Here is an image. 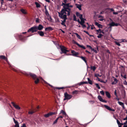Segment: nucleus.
<instances>
[{
	"label": "nucleus",
	"mask_w": 127,
	"mask_h": 127,
	"mask_svg": "<svg viewBox=\"0 0 127 127\" xmlns=\"http://www.w3.org/2000/svg\"><path fill=\"white\" fill-rule=\"evenodd\" d=\"M11 104H12L13 106L16 109H20V107L18 105L16 104L15 103L13 102H12Z\"/></svg>",
	"instance_id": "1a4fd4ad"
},
{
	"label": "nucleus",
	"mask_w": 127,
	"mask_h": 127,
	"mask_svg": "<svg viewBox=\"0 0 127 127\" xmlns=\"http://www.w3.org/2000/svg\"><path fill=\"white\" fill-rule=\"evenodd\" d=\"M37 33L39 34V35L41 36H43L44 35V33L43 32L41 31H38L37 32Z\"/></svg>",
	"instance_id": "6ab92c4d"
},
{
	"label": "nucleus",
	"mask_w": 127,
	"mask_h": 127,
	"mask_svg": "<svg viewBox=\"0 0 127 127\" xmlns=\"http://www.w3.org/2000/svg\"><path fill=\"white\" fill-rule=\"evenodd\" d=\"M68 11L67 10H66L63 9H62L60 12L58 13L59 15H64V14H66V12H68Z\"/></svg>",
	"instance_id": "6e6552de"
},
{
	"label": "nucleus",
	"mask_w": 127,
	"mask_h": 127,
	"mask_svg": "<svg viewBox=\"0 0 127 127\" xmlns=\"http://www.w3.org/2000/svg\"><path fill=\"white\" fill-rule=\"evenodd\" d=\"M121 76L123 77L125 79H126L127 78V77H126V74H125L124 75H123L122 74H121Z\"/></svg>",
	"instance_id": "e433bc0d"
},
{
	"label": "nucleus",
	"mask_w": 127,
	"mask_h": 127,
	"mask_svg": "<svg viewBox=\"0 0 127 127\" xmlns=\"http://www.w3.org/2000/svg\"><path fill=\"white\" fill-rule=\"evenodd\" d=\"M56 113L55 112H50L47 114H45L44 115V116L45 117L48 118L50 116L56 114Z\"/></svg>",
	"instance_id": "0eeeda50"
},
{
	"label": "nucleus",
	"mask_w": 127,
	"mask_h": 127,
	"mask_svg": "<svg viewBox=\"0 0 127 127\" xmlns=\"http://www.w3.org/2000/svg\"><path fill=\"white\" fill-rule=\"evenodd\" d=\"M95 85L96 86V87L98 89H100V87L99 86L98 84L97 83H96L95 84Z\"/></svg>",
	"instance_id": "4c0bfd02"
},
{
	"label": "nucleus",
	"mask_w": 127,
	"mask_h": 127,
	"mask_svg": "<svg viewBox=\"0 0 127 127\" xmlns=\"http://www.w3.org/2000/svg\"><path fill=\"white\" fill-rule=\"evenodd\" d=\"M95 76L97 78L98 76L101 77V76H100L99 74H95Z\"/></svg>",
	"instance_id": "a19ab883"
},
{
	"label": "nucleus",
	"mask_w": 127,
	"mask_h": 127,
	"mask_svg": "<svg viewBox=\"0 0 127 127\" xmlns=\"http://www.w3.org/2000/svg\"><path fill=\"white\" fill-rule=\"evenodd\" d=\"M37 30L41 31L42 30L43 28V26L41 25H39L38 26H37Z\"/></svg>",
	"instance_id": "dca6fc26"
},
{
	"label": "nucleus",
	"mask_w": 127,
	"mask_h": 127,
	"mask_svg": "<svg viewBox=\"0 0 127 127\" xmlns=\"http://www.w3.org/2000/svg\"><path fill=\"white\" fill-rule=\"evenodd\" d=\"M37 110H36V109H33L30 111H29L28 112V113L32 115L37 111Z\"/></svg>",
	"instance_id": "4468645a"
},
{
	"label": "nucleus",
	"mask_w": 127,
	"mask_h": 127,
	"mask_svg": "<svg viewBox=\"0 0 127 127\" xmlns=\"http://www.w3.org/2000/svg\"><path fill=\"white\" fill-rule=\"evenodd\" d=\"M85 52H86V53H88V54H91V53H90V52H89V51H87V50H86V51H85Z\"/></svg>",
	"instance_id": "680f3d73"
},
{
	"label": "nucleus",
	"mask_w": 127,
	"mask_h": 127,
	"mask_svg": "<svg viewBox=\"0 0 127 127\" xmlns=\"http://www.w3.org/2000/svg\"><path fill=\"white\" fill-rule=\"evenodd\" d=\"M82 82H80L79 83H78V85H79V86H80L81 85H82Z\"/></svg>",
	"instance_id": "bf43d9fd"
},
{
	"label": "nucleus",
	"mask_w": 127,
	"mask_h": 127,
	"mask_svg": "<svg viewBox=\"0 0 127 127\" xmlns=\"http://www.w3.org/2000/svg\"><path fill=\"white\" fill-rule=\"evenodd\" d=\"M76 6L78 8L79 10H81V4H76Z\"/></svg>",
	"instance_id": "412c9836"
},
{
	"label": "nucleus",
	"mask_w": 127,
	"mask_h": 127,
	"mask_svg": "<svg viewBox=\"0 0 127 127\" xmlns=\"http://www.w3.org/2000/svg\"><path fill=\"white\" fill-rule=\"evenodd\" d=\"M115 23L113 22H112L111 23L109 24V25L110 27H112L115 26Z\"/></svg>",
	"instance_id": "5701e85b"
},
{
	"label": "nucleus",
	"mask_w": 127,
	"mask_h": 127,
	"mask_svg": "<svg viewBox=\"0 0 127 127\" xmlns=\"http://www.w3.org/2000/svg\"><path fill=\"white\" fill-rule=\"evenodd\" d=\"M59 16L61 19H64L67 18V16L66 14L63 15H59Z\"/></svg>",
	"instance_id": "f3484780"
},
{
	"label": "nucleus",
	"mask_w": 127,
	"mask_h": 127,
	"mask_svg": "<svg viewBox=\"0 0 127 127\" xmlns=\"http://www.w3.org/2000/svg\"><path fill=\"white\" fill-rule=\"evenodd\" d=\"M53 29L51 27H49L45 28V31H50L52 30Z\"/></svg>",
	"instance_id": "a211bd4d"
},
{
	"label": "nucleus",
	"mask_w": 127,
	"mask_h": 127,
	"mask_svg": "<svg viewBox=\"0 0 127 127\" xmlns=\"http://www.w3.org/2000/svg\"><path fill=\"white\" fill-rule=\"evenodd\" d=\"M71 53L72 54V55L73 56L78 57V55L79 53L78 52H75L74 51L72 50L71 51Z\"/></svg>",
	"instance_id": "9d476101"
},
{
	"label": "nucleus",
	"mask_w": 127,
	"mask_h": 127,
	"mask_svg": "<svg viewBox=\"0 0 127 127\" xmlns=\"http://www.w3.org/2000/svg\"><path fill=\"white\" fill-rule=\"evenodd\" d=\"M98 27L99 28H102V26L101 24H99Z\"/></svg>",
	"instance_id": "09e8293b"
},
{
	"label": "nucleus",
	"mask_w": 127,
	"mask_h": 127,
	"mask_svg": "<svg viewBox=\"0 0 127 127\" xmlns=\"http://www.w3.org/2000/svg\"><path fill=\"white\" fill-rule=\"evenodd\" d=\"M75 34L76 35L77 37L79 39H81V38L80 35H79L77 33H75Z\"/></svg>",
	"instance_id": "cd10ccee"
},
{
	"label": "nucleus",
	"mask_w": 127,
	"mask_h": 127,
	"mask_svg": "<svg viewBox=\"0 0 127 127\" xmlns=\"http://www.w3.org/2000/svg\"><path fill=\"white\" fill-rule=\"evenodd\" d=\"M84 19L85 20V19H83L81 20V22H80V24L81 25H82V24H83L85 23V21Z\"/></svg>",
	"instance_id": "c85d7f7f"
},
{
	"label": "nucleus",
	"mask_w": 127,
	"mask_h": 127,
	"mask_svg": "<svg viewBox=\"0 0 127 127\" xmlns=\"http://www.w3.org/2000/svg\"><path fill=\"white\" fill-rule=\"evenodd\" d=\"M67 19V18L64 19V20L63 21L61 20L62 23H61V24L62 25L64 26L65 27H66V25L65 24V23L66 22V20Z\"/></svg>",
	"instance_id": "2eb2a0df"
},
{
	"label": "nucleus",
	"mask_w": 127,
	"mask_h": 127,
	"mask_svg": "<svg viewBox=\"0 0 127 127\" xmlns=\"http://www.w3.org/2000/svg\"><path fill=\"white\" fill-rule=\"evenodd\" d=\"M36 23H39V20L38 18L36 19Z\"/></svg>",
	"instance_id": "13d9d810"
},
{
	"label": "nucleus",
	"mask_w": 127,
	"mask_h": 127,
	"mask_svg": "<svg viewBox=\"0 0 127 127\" xmlns=\"http://www.w3.org/2000/svg\"><path fill=\"white\" fill-rule=\"evenodd\" d=\"M0 58L4 60H6V58L4 56L1 55L0 56Z\"/></svg>",
	"instance_id": "7c9ffc66"
},
{
	"label": "nucleus",
	"mask_w": 127,
	"mask_h": 127,
	"mask_svg": "<svg viewBox=\"0 0 127 127\" xmlns=\"http://www.w3.org/2000/svg\"><path fill=\"white\" fill-rule=\"evenodd\" d=\"M124 84L127 85V82L126 80H125L124 82Z\"/></svg>",
	"instance_id": "6e6d98bb"
},
{
	"label": "nucleus",
	"mask_w": 127,
	"mask_h": 127,
	"mask_svg": "<svg viewBox=\"0 0 127 127\" xmlns=\"http://www.w3.org/2000/svg\"><path fill=\"white\" fill-rule=\"evenodd\" d=\"M68 87H56L55 88V89H58L59 90H60L61 89H65Z\"/></svg>",
	"instance_id": "4be33fe9"
},
{
	"label": "nucleus",
	"mask_w": 127,
	"mask_h": 127,
	"mask_svg": "<svg viewBox=\"0 0 127 127\" xmlns=\"http://www.w3.org/2000/svg\"><path fill=\"white\" fill-rule=\"evenodd\" d=\"M73 42L74 44H76V45H77L79 47L81 48L84 49H86V48L83 45H80L79 44H78V43H77L74 40H73Z\"/></svg>",
	"instance_id": "423d86ee"
},
{
	"label": "nucleus",
	"mask_w": 127,
	"mask_h": 127,
	"mask_svg": "<svg viewBox=\"0 0 127 127\" xmlns=\"http://www.w3.org/2000/svg\"><path fill=\"white\" fill-rule=\"evenodd\" d=\"M103 36V35L101 34H99V35L97 36V37L98 38H101L102 37V36Z\"/></svg>",
	"instance_id": "c9c22d12"
},
{
	"label": "nucleus",
	"mask_w": 127,
	"mask_h": 127,
	"mask_svg": "<svg viewBox=\"0 0 127 127\" xmlns=\"http://www.w3.org/2000/svg\"><path fill=\"white\" fill-rule=\"evenodd\" d=\"M100 93L102 95H104V92L103 91H100Z\"/></svg>",
	"instance_id": "a18cd8bd"
},
{
	"label": "nucleus",
	"mask_w": 127,
	"mask_h": 127,
	"mask_svg": "<svg viewBox=\"0 0 127 127\" xmlns=\"http://www.w3.org/2000/svg\"><path fill=\"white\" fill-rule=\"evenodd\" d=\"M73 94H77V91H75L72 92Z\"/></svg>",
	"instance_id": "3c124183"
},
{
	"label": "nucleus",
	"mask_w": 127,
	"mask_h": 127,
	"mask_svg": "<svg viewBox=\"0 0 127 127\" xmlns=\"http://www.w3.org/2000/svg\"><path fill=\"white\" fill-rule=\"evenodd\" d=\"M117 122L118 126H119L120 125H123V124L120 123V122L119 121L118 119L117 120Z\"/></svg>",
	"instance_id": "2f4dec72"
},
{
	"label": "nucleus",
	"mask_w": 127,
	"mask_h": 127,
	"mask_svg": "<svg viewBox=\"0 0 127 127\" xmlns=\"http://www.w3.org/2000/svg\"><path fill=\"white\" fill-rule=\"evenodd\" d=\"M83 32L85 33H86V34H88V35H89V32L87 31H84Z\"/></svg>",
	"instance_id": "603ef678"
},
{
	"label": "nucleus",
	"mask_w": 127,
	"mask_h": 127,
	"mask_svg": "<svg viewBox=\"0 0 127 127\" xmlns=\"http://www.w3.org/2000/svg\"><path fill=\"white\" fill-rule=\"evenodd\" d=\"M82 82H80L79 83H78V85H79V86H80L81 85H82Z\"/></svg>",
	"instance_id": "052dcab7"
},
{
	"label": "nucleus",
	"mask_w": 127,
	"mask_h": 127,
	"mask_svg": "<svg viewBox=\"0 0 127 127\" xmlns=\"http://www.w3.org/2000/svg\"><path fill=\"white\" fill-rule=\"evenodd\" d=\"M81 25L82 26V27L83 28H86V26L84 24H82V25Z\"/></svg>",
	"instance_id": "5fc2aeb1"
},
{
	"label": "nucleus",
	"mask_w": 127,
	"mask_h": 127,
	"mask_svg": "<svg viewBox=\"0 0 127 127\" xmlns=\"http://www.w3.org/2000/svg\"><path fill=\"white\" fill-rule=\"evenodd\" d=\"M89 102L90 103H93L94 102V101L93 100H91L89 101Z\"/></svg>",
	"instance_id": "0e129e2a"
},
{
	"label": "nucleus",
	"mask_w": 127,
	"mask_h": 127,
	"mask_svg": "<svg viewBox=\"0 0 127 127\" xmlns=\"http://www.w3.org/2000/svg\"><path fill=\"white\" fill-rule=\"evenodd\" d=\"M120 25L119 23H115V26H120Z\"/></svg>",
	"instance_id": "8fccbe9b"
},
{
	"label": "nucleus",
	"mask_w": 127,
	"mask_h": 127,
	"mask_svg": "<svg viewBox=\"0 0 127 127\" xmlns=\"http://www.w3.org/2000/svg\"><path fill=\"white\" fill-rule=\"evenodd\" d=\"M18 38L22 40H25L26 37L23 36L21 34L19 35H18Z\"/></svg>",
	"instance_id": "f8f14e48"
},
{
	"label": "nucleus",
	"mask_w": 127,
	"mask_h": 127,
	"mask_svg": "<svg viewBox=\"0 0 127 127\" xmlns=\"http://www.w3.org/2000/svg\"><path fill=\"white\" fill-rule=\"evenodd\" d=\"M92 51H94L96 53L97 52V50H95L94 48L92 49Z\"/></svg>",
	"instance_id": "c03bdc74"
},
{
	"label": "nucleus",
	"mask_w": 127,
	"mask_h": 127,
	"mask_svg": "<svg viewBox=\"0 0 127 127\" xmlns=\"http://www.w3.org/2000/svg\"><path fill=\"white\" fill-rule=\"evenodd\" d=\"M60 47L61 49V50L62 53L64 54H66L67 52H69V51L67 50V48L63 46H60Z\"/></svg>",
	"instance_id": "20e7f679"
},
{
	"label": "nucleus",
	"mask_w": 127,
	"mask_h": 127,
	"mask_svg": "<svg viewBox=\"0 0 127 127\" xmlns=\"http://www.w3.org/2000/svg\"><path fill=\"white\" fill-rule=\"evenodd\" d=\"M23 127H26V125L25 124H23L22 126Z\"/></svg>",
	"instance_id": "774afa93"
},
{
	"label": "nucleus",
	"mask_w": 127,
	"mask_h": 127,
	"mask_svg": "<svg viewBox=\"0 0 127 127\" xmlns=\"http://www.w3.org/2000/svg\"><path fill=\"white\" fill-rule=\"evenodd\" d=\"M61 113H62L63 115H65L66 114L65 112L63 110H61Z\"/></svg>",
	"instance_id": "f704fd0d"
},
{
	"label": "nucleus",
	"mask_w": 127,
	"mask_h": 127,
	"mask_svg": "<svg viewBox=\"0 0 127 127\" xmlns=\"http://www.w3.org/2000/svg\"><path fill=\"white\" fill-rule=\"evenodd\" d=\"M97 97L98 99L100 101L105 103H106L107 102V101H106L102 99L100 95H98Z\"/></svg>",
	"instance_id": "9b49d317"
},
{
	"label": "nucleus",
	"mask_w": 127,
	"mask_h": 127,
	"mask_svg": "<svg viewBox=\"0 0 127 127\" xmlns=\"http://www.w3.org/2000/svg\"><path fill=\"white\" fill-rule=\"evenodd\" d=\"M57 121H58L57 120H56L54 122V123H53V124H55L57 122Z\"/></svg>",
	"instance_id": "e2e57ef3"
},
{
	"label": "nucleus",
	"mask_w": 127,
	"mask_h": 127,
	"mask_svg": "<svg viewBox=\"0 0 127 127\" xmlns=\"http://www.w3.org/2000/svg\"><path fill=\"white\" fill-rule=\"evenodd\" d=\"M44 82L46 84H48V85H49L50 86L53 88H55L54 87H53L52 86L48 83H47V82H46L45 81H44Z\"/></svg>",
	"instance_id": "473e14b6"
},
{
	"label": "nucleus",
	"mask_w": 127,
	"mask_h": 127,
	"mask_svg": "<svg viewBox=\"0 0 127 127\" xmlns=\"http://www.w3.org/2000/svg\"><path fill=\"white\" fill-rule=\"evenodd\" d=\"M80 14L78 12H76V15L77 17H79L80 16Z\"/></svg>",
	"instance_id": "de8ad7c7"
},
{
	"label": "nucleus",
	"mask_w": 127,
	"mask_h": 127,
	"mask_svg": "<svg viewBox=\"0 0 127 127\" xmlns=\"http://www.w3.org/2000/svg\"><path fill=\"white\" fill-rule=\"evenodd\" d=\"M37 31V26H34L29 29L28 31V32H31L32 33H33L36 32Z\"/></svg>",
	"instance_id": "f03ea898"
},
{
	"label": "nucleus",
	"mask_w": 127,
	"mask_h": 127,
	"mask_svg": "<svg viewBox=\"0 0 127 127\" xmlns=\"http://www.w3.org/2000/svg\"><path fill=\"white\" fill-rule=\"evenodd\" d=\"M63 9L66 10L68 11L67 15L68 16H69L70 15V12L71 11V9L69 8V6H68L67 5L65 4V6H63Z\"/></svg>",
	"instance_id": "39448f33"
},
{
	"label": "nucleus",
	"mask_w": 127,
	"mask_h": 127,
	"mask_svg": "<svg viewBox=\"0 0 127 127\" xmlns=\"http://www.w3.org/2000/svg\"><path fill=\"white\" fill-rule=\"evenodd\" d=\"M104 106L106 108L109 110L112 111H115V110L114 109H112L111 108H110L107 105H105Z\"/></svg>",
	"instance_id": "ddd939ff"
},
{
	"label": "nucleus",
	"mask_w": 127,
	"mask_h": 127,
	"mask_svg": "<svg viewBox=\"0 0 127 127\" xmlns=\"http://www.w3.org/2000/svg\"><path fill=\"white\" fill-rule=\"evenodd\" d=\"M14 123H15V124H19L18 122V121H14Z\"/></svg>",
	"instance_id": "338daca9"
},
{
	"label": "nucleus",
	"mask_w": 127,
	"mask_h": 127,
	"mask_svg": "<svg viewBox=\"0 0 127 127\" xmlns=\"http://www.w3.org/2000/svg\"><path fill=\"white\" fill-rule=\"evenodd\" d=\"M114 81H115V82L116 84L118 82V80L116 78H114Z\"/></svg>",
	"instance_id": "37998d69"
},
{
	"label": "nucleus",
	"mask_w": 127,
	"mask_h": 127,
	"mask_svg": "<svg viewBox=\"0 0 127 127\" xmlns=\"http://www.w3.org/2000/svg\"><path fill=\"white\" fill-rule=\"evenodd\" d=\"M87 79L88 80V83L92 85L93 84V82H92V81L90 79L88 78H87Z\"/></svg>",
	"instance_id": "a878e982"
},
{
	"label": "nucleus",
	"mask_w": 127,
	"mask_h": 127,
	"mask_svg": "<svg viewBox=\"0 0 127 127\" xmlns=\"http://www.w3.org/2000/svg\"><path fill=\"white\" fill-rule=\"evenodd\" d=\"M15 127H19V124H15Z\"/></svg>",
	"instance_id": "864d4df0"
},
{
	"label": "nucleus",
	"mask_w": 127,
	"mask_h": 127,
	"mask_svg": "<svg viewBox=\"0 0 127 127\" xmlns=\"http://www.w3.org/2000/svg\"><path fill=\"white\" fill-rule=\"evenodd\" d=\"M115 43L118 46H121V44L119 43V42H115Z\"/></svg>",
	"instance_id": "49530a36"
},
{
	"label": "nucleus",
	"mask_w": 127,
	"mask_h": 127,
	"mask_svg": "<svg viewBox=\"0 0 127 127\" xmlns=\"http://www.w3.org/2000/svg\"><path fill=\"white\" fill-rule=\"evenodd\" d=\"M112 85H115L116 84V83L115 82V81H114L112 82L111 83Z\"/></svg>",
	"instance_id": "69168bd1"
},
{
	"label": "nucleus",
	"mask_w": 127,
	"mask_h": 127,
	"mask_svg": "<svg viewBox=\"0 0 127 127\" xmlns=\"http://www.w3.org/2000/svg\"><path fill=\"white\" fill-rule=\"evenodd\" d=\"M95 24L96 25L98 26L99 24L97 22H96L95 23Z\"/></svg>",
	"instance_id": "4d7b16f0"
},
{
	"label": "nucleus",
	"mask_w": 127,
	"mask_h": 127,
	"mask_svg": "<svg viewBox=\"0 0 127 127\" xmlns=\"http://www.w3.org/2000/svg\"><path fill=\"white\" fill-rule=\"evenodd\" d=\"M35 4L36 5V6L37 7H40V5L37 2H35Z\"/></svg>",
	"instance_id": "bb28decb"
},
{
	"label": "nucleus",
	"mask_w": 127,
	"mask_h": 127,
	"mask_svg": "<svg viewBox=\"0 0 127 127\" xmlns=\"http://www.w3.org/2000/svg\"><path fill=\"white\" fill-rule=\"evenodd\" d=\"M29 75L35 80L34 83L35 84H37L38 83L39 80L35 75L31 73H30Z\"/></svg>",
	"instance_id": "f257e3e1"
},
{
	"label": "nucleus",
	"mask_w": 127,
	"mask_h": 127,
	"mask_svg": "<svg viewBox=\"0 0 127 127\" xmlns=\"http://www.w3.org/2000/svg\"><path fill=\"white\" fill-rule=\"evenodd\" d=\"M64 100L70 99L72 96V95L68 94L66 92L64 93Z\"/></svg>",
	"instance_id": "7ed1b4c3"
},
{
	"label": "nucleus",
	"mask_w": 127,
	"mask_h": 127,
	"mask_svg": "<svg viewBox=\"0 0 127 127\" xmlns=\"http://www.w3.org/2000/svg\"><path fill=\"white\" fill-rule=\"evenodd\" d=\"M96 31L97 32H98L97 33V34H98V33H101V30L100 29H98V30H96Z\"/></svg>",
	"instance_id": "72a5a7b5"
},
{
	"label": "nucleus",
	"mask_w": 127,
	"mask_h": 127,
	"mask_svg": "<svg viewBox=\"0 0 127 127\" xmlns=\"http://www.w3.org/2000/svg\"><path fill=\"white\" fill-rule=\"evenodd\" d=\"M20 11L21 12H22L24 14H26V13L25 11V10L23 9H21L20 10Z\"/></svg>",
	"instance_id": "c756f323"
},
{
	"label": "nucleus",
	"mask_w": 127,
	"mask_h": 127,
	"mask_svg": "<svg viewBox=\"0 0 127 127\" xmlns=\"http://www.w3.org/2000/svg\"><path fill=\"white\" fill-rule=\"evenodd\" d=\"M90 68L91 70H92L94 71H95L96 68L95 66H91Z\"/></svg>",
	"instance_id": "b1692460"
},
{
	"label": "nucleus",
	"mask_w": 127,
	"mask_h": 127,
	"mask_svg": "<svg viewBox=\"0 0 127 127\" xmlns=\"http://www.w3.org/2000/svg\"><path fill=\"white\" fill-rule=\"evenodd\" d=\"M79 57L81 58L86 63H87V61L86 60L85 58V57H83L82 56L81 57Z\"/></svg>",
	"instance_id": "393cba45"
},
{
	"label": "nucleus",
	"mask_w": 127,
	"mask_h": 127,
	"mask_svg": "<svg viewBox=\"0 0 127 127\" xmlns=\"http://www.w3.org/2000/svg\"><path fill=\"white\" fill-rule=\"evenodd\" d=\"M105 94L106 96L108 98H110L111 97V95L109 92L107 91L106 92Z\"/></svg>",
	"instance_id": "aec40b11"
},
{
	"label": "nucleus",
	"mask_w": 127,
	"mask_h": 127,
	"mask_svg": "<svg viewBox=\"0 0 127 127\" xmlns=\"http://www.w3.org/2000/svg\"><path fill=\"white\" fill-rule=\"evenodd\" d=\"M73 20L74 21H76L77 20L76 19V17L74 14V15H73Z\"/></svg>",
	"instance_id": "ea45409f"
},
{
	"label": "nucleus",
	"mask_w": 127,
	"mask_h": 127,
	"mask_svg": "<svg viewBox=\"0 0 127 127\" xmlns=\"http://www.w3.org/2000/svg\"><path fill=\"white\" fill-rule=\"evenodd\" d=\"M118 102L119 104L121 106L123 105L124 104V103H123L120 101H118Z\"/></svg>",
	"instance_id": "58836bf2"
},
{
	"label": "nucleus",
	"mask_w": 127,
	"mask_h": 127,
	"mask_svg": "<svg viewBox=\"0 0 127 127\" xmlns=\"http://www.w3.org/2000/svg\"><path fill=\"white\" fill-rule=\"evenodd\" d=\"M79 18L80 20L83 19V15L82 14H81L79 16Z\"/></svg>",
	"instance_id": "79ce46f5"
}]
</instances>
